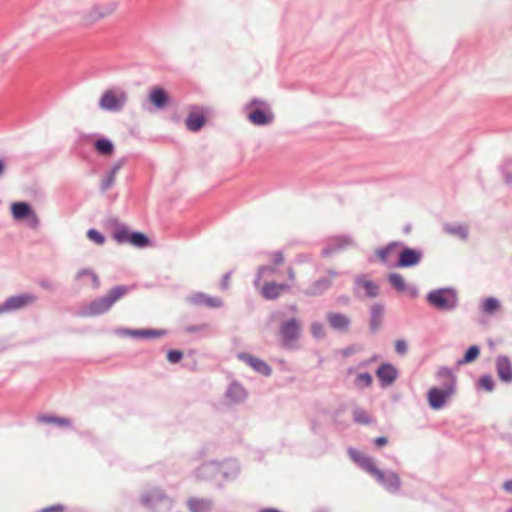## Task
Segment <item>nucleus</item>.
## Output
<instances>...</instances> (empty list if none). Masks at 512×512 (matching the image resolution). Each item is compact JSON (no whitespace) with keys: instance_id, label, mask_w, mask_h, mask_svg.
Segmentation results:
<instances>
[{"instance_id":"50","label":"nucleus","mask_w":512,"mask_h":512,"mask_svg":"<svg viewBox=\"0 0 512 512\" xmlns=\"http://www.w3.org/2000/svg\"><path fill=\"white\" fill-rule=\"evenodd\" d=\"M395 350L396 352L399 354V355H404L407 353V350H408V346H407V343L405 340L403 339H398L396 342H395Z\"/></svg>"},{"instance_id":"28","label":"nucleus","mask_w":512,"mask_h":512,"mask_svg":"<svg viewBox=\"0 0 512 512\" xmlns=\"http://www.w3.org/2000/svg\"><path fill=\"white\" fill-rule=\"evenodd\" d=\"M206 120L203 113L190 112L185 120V124L189 131L197 132L205 125Z\"/></svg>"},{"instance_id":"15","label":"nucleus","mask_w":512,"mask_h":512,"mask_svg":"<svg viewBox=\"0 0 512 512\" xmlns=\"http://www.w3.org/2000/svg\"><path fill=\"white\" fill-rule=\"evenodd\" d=\"M375 374L379 380L380 386L386 388L396 381L399 372L393 364L385 362L378 366Z\"/></svg>"},{"instance_id":"13","label":"nucleus","mask_w":512,"mask_h":512,"mask_svg":"<svg viewBox=\"0 0 512 512\" xmlns=\"http://www.w3.org/2000/svg\"><path fill=\"white\" fill-rule=\"evenodd\" d=\"M328 276H323L315 280L307 289L304 290L306 296L323 295L331 286L332 278L337 277L339 273L335 270H327Z\"/></svg>"},{"instance_id":"8","label":"nucleus","mask_w":512,"mask_h":512,"mask_svg":"<svg viewBox=\"0 0 512 512\" xmlns=\"http://www.w3.org/2000/svg\"><path fill=\"white\" fill-rule=\"evenodd\" d=\"M401 247L402 249L398 253L395 267L411 268L417 266L421 262L423 258V251L421 249L411 248L404 245Z\"/></svg>"},{"instance_id":"18","label":"nucleus","mask_w":512,"mask_h":512,"mask_svg":"<svg viewBox=\"0 0 512 512\" xmlns=\"http://www.w3.org/2000/svg\"><path fill=\"white\" fill-rule=\"evenodd\" d=\"M495 369L499 380L505 384L512 383V362L506 355H498L495 361Z\"/></svg>"},{"instance_id":"14","label":"nucleus","mask_w":512,"mask_h":512,"mask_svg":"<svg viewBox=\"0 0 512 512\" xmlns=\"http://www.w3.org/2000/svg\"><path fill=\"white\" fill-rule=\"evenodd\" d=\"M125 102L126 95L124 93L117 96L112 90H108L100 98L99 106L106 111L118 112L123 109Z\"/></svg>"},{"instance_id":"16","label":"nucleus","mask_w":512,"mask_h":512,"mask_svg":"<svg viewBox=\"0 0 512 512\" xmlns=\"http://www.w3.org/2000/svg\"><path fill=\"white\" fill-rule=\"evenodd\" d=\"M353 245V239L348 235H339L332 238L329 243L322 249L321 256L329 257L332 254L340 252L347 247Z\"/></svg>"},{"instance_id":"39","label":"nucleus","mask_w":512,"mask_h":512,"mask_svg":"<svg viewBox=\"0 0 512 512\" xmlns=\"http://www.w3.org/2000/svg\"><path fill=\"white\" fill-rule=\"evenodd\" d=\"M89 277L92 281V287L94 289H97L99 286H100V280H99V277L97 276V274L92 270V269H89V268H83V269H80L77 274H76V279H80L82 277Z\"/></svg>"},{"instance_id":"38","label":"nucleus","mask_w":512,"mask_h":512,"mask_svg":"<svg viewBox=\"0 0 512 512\" xmlns=\"http://www.w3.org/2000/svg\"><path fill=\"white\" fill-rule=\"evenodd\" d=\"M500 171L504 181L512 184V158H505L500 166Z\"/></svg>"},{"instance_id":"9","label":"nucleus","mask_w":512,"mask_h":512,"mask_svg":"<svg viewBox=\"0 0 512 512\" xmlns=\"http://www.w3.org/2000/svg\"><path fill=\"white\" fill-rule=\"evenodd\" d=\"M279 331L283 345L288 347L300 338V322L296 318H290L281 323Z\"/></svg>"},{"instance_id":"43","label":"nucleus","mask_w":512,"mask_h":512,"mask_svg":"<svg viewBox=\"0 0 512 512\" xmlns=\"http://www.w3.org/2000/svg\"><path fill=\"white\" fill-rule=\"evenodd\" d=\"M115 178L116 177L112 175V173L107 172L100 183V191L106 192L108 189H110L115 183Z\"/></svg>"},{"instance_id":"7","label":"nucleus","mask_w":512,"mask_h":512,"mask_svg":"<svg viewBox=\"0 0 512 512\" xmlns=\"http://www.w3.org/2000/svg\"><path fill=\"white\" fill-rule=\"evenodd\" d=\"M244 109L247 111V119L256 126H266L274 120L270 105L263 99L252 98Z\"/></svg>"},{"instance_id":"64","label":"nucleus","mask_w":512,"mask_h":512,"mask_svg":"<svg viewBox=\"0 0 512 512\" xmlns=\"http://www.w3.org/2000/svg\"><path fill=\"white\" fill-rule=\"evenodd\" d=\"M189 330H190V331H195V330H196V328L191 327V328H189Z\"/></svg>"},{"instance_id":"51","label":"nucleus","mask_w":512,"mask_h":512,"mask_svg":"<svg viewBox=\"0 0 512 512\" xmlns=\"http://www.w3.org/2000/svg\"><path fill=\"white\" fill-rule=\"evenodd\" d=\"M66 507L63 504H54L51 506L44 507L37 512H64Z\"/></svg>"},{"instance_id":"20","label":"nucleus","mask_w":512,"mask_h":512,"mask_svg":"<svg viewBox=\"0 0 512 512\" xmlns=\"http://www.w3.org/2000/svg\"><path fill=\"white\" fill-rule=\"evenodd\" d=\"M189 302L197 306H208L211 308H220L223 306V300L219 297H212L203 292H197L189 296Z\"/></svg>"},{"instance_id":"10","label":"nucleus","mask_w":512,"mask_h":512,"mask_svg":"<svg viewBox=\"0 0 512 512\" xmlns=\"http://www.w3.org/2000/svg\"><path fill=\"white\" fill-rule=\"evenodd\" d=\"M354 295L358 298L363 296L375 298L379 295L380 289L378 284L367 279L365 275L357 276L354 280Z\"/></svg>"},{"instance_id":"3","label":"nucleus","mask_w":512,"mask_h":512,"mask_svg":"<svg viewBox=\"0 0 512 512\" xmlns=\"http://www.w3.org/2000/svg\"><path fill=\"white\" fill-rule=\"evenodd\" d=\"M107 222L115 227L112 236L118 244H130L137 248H145L150 245L151 240L145 233L129 230V228L125 224H122L116 217L107 219Z\"/></svg>"},{"instance_id":"59","label":"nucleus","mask_w":512,"mask_h":512,"mask_svg":"<svg viewBox=\"0 0 512 512\" xmlns=\"http://www.w3.org/2000/svg\"><path fill=\"white\" fill-rule=\"evenodd\" d=\"M6 171V163L3 159L0 158V177L4 175Z\"/></svg>"},{"instance_id":"49","label":"nucleus","mask_w":512,"mask_h":512,"mask_svg":"<svg viewBox=\"0 0 512 512\" xmlns=\"http://www.w3.org/2000/svg\"><path fill=\"white\" fill-rule=\"evenodd\" d=\"M121 333L123 335H129L134 338H143L144 337V329H122Z\"/></svg>"},{"instance_id":"48","label":"nucleus","mask_w":512,"mask_h":512,"mask_svg":"<svg viewBox=\"0 0 512 512\" xmlns=\"http://www.w3.org/2000/svg\"><path fill=\"white\" fill-rule=\"evenodd\" d=\"M38 284L41 288L48 290V291H54L55 287H56L54 282L47 277L40 278L38 280Z\"/></svg>"},{"instance_id":"21","label":"nucleus","mask_w":512,"mask_h":512,"mask_svg":"<svg viewBox=\"0 0 512 512\" xmlns=\"http://www.w3.org/2000/svg\"><path fill=\"white\" fill-rule=\"evenodd\" d=\"M190 512H211L214 507V501L211 498L190 497L186 501Z\"/></svg>"},{"instance_id":"36","label":"nucleus","mask_w":512,"mask_h":512,"mask_svg":"<svg viewBox=\"0 0 512 512\" xmlns=\"http://www.w3.org/2000/svg\"><path fill=\"white\" fill-rule=\"evenodd\" d=\"M280 291L277 288V283L266 282L262 287V296L267 300H275L280 296Z\"/></svg>"},{"instance_id":"46","label":"nucleus","mask_w":512,"mask_h":512,"mask_svg":"<svg viewBox=\"0 0 512 512\" xmlns=\"http://www.w3.org/2000/svg\"><path fill=\"white\" fill-rule=\"evenodd\" d=\"M183 352L178 349H170L167 352V360L171 364L179 363L183 358Z\"/></svg>"},{"instance_id":"30","label":"nucleus","mask_w":512,"mask_h":512,"mask_svg":"<svg viewBox=\"0 0 512 512\" xmlns=\"http://www.w3.org/2000/svg\"><path fill=\"white\" fill-rule=\"evenodd\" d=\"M38 421L47 424H56L58 426L72 427V421L69 418L58 417L54 415L42 414L38 416Z\"/></svg>"},{"instance_id":"42","label":"nucleus","mask_w":512,"mask_h":512,"mask_svg":"<svg viewBox=\"0 0 512 512\" xmlns=\"http://www.w3.org/2000/svg\"><path fill=\"white\" fill-rule=\"evenodd\" d=\"M87 237L89 240L95 242L98 245H103L106 240L105 236L94 228H91L87 231Z\"/></svg>"},{"instance_id":"1","label":"nucleus","mask_w":512,"mask_h":512,"mask_svg":"<svg viewBox=\"0 0 512 512\" xmlns=\"http://www.w3.org/2000/svg\"><path fill=\"white\" fill-rule=\"evenodd\" d=\"M349 457L363 470L373 476L376 481L389 493L395 494L401 488V480L399 475L391 470L382 471L375 464L374 460L360 453L355 448L348 449Z\"/></svg>"},{"instance_id":"35","label":"nucleus","mask_w":512,"mask_h":512,"mask_svg":"<svg viewBox=\"0 0 512 512\" xmlns=\"http://www.w3.org/2000/svg\"><path fill=\"white\" fill-rule=\"evenodd\" d=\"M388 282L389 284L398 292H405L407 288V284L403 278V276L399 273L392 272L388 274Z\"/></svg>"},{"instance_id":"12","label":"nucleus","mask_w":512,"mask_h":512,"mask_svg":"<svg viewBox=\"0 0 512 512\" xmlns=\"http://www.w3.org/2000/svg\"><path fill=\"white\" fill-rule=\"evenodd\" d=\"M11 213L16 220L28 219L32 227H37L39 225V219L35 211L27 202H14L11 205Z\"/></svg>"},{"instance_id":"19","label":"nucleus","mask_w":512,"mask_h":512,"mask_svg":"<svg viewBox=\"0 0 512 512\" xmlns=\"http://www.w3.org/2000/svg\"><path fill=\"white\" fill-rule=\"evenodd\" d=\"M221 471V463L217 461H210L202 463L195 471V475L200 480H214L219 477Z\"/></svg>"},{"instance_id":"37","label":"nucleus","mask_w":512,"mask_h":512,"mask_svg":"<svg viewBox=\"0 0 512 512\" xmlns=\"http://www.w3.org/2000/svg\"><path fill=\"white\" fill-rule=\"evenodd\" d=\"M400 246H403V243L400 242V241H393V242H390L388 245H386L385 247H382V248H379L376 250V255L378 256L379 260L382 262V263H386L387 260H388V255L389 253L395 248V247H400Z\"/></svg>"},{"instance_id":"61","label":"nucleus","mask_w":512,"mask_h":512,"mask_svg":"<svg viewBox=\"0 0 512 512\" xmlns=\"http://www.w3.org/2000/svg\"><path fill=\"white\" fill-rule=\"evenodd\" d=\"M411 229H412V226L411 224H406L404 227H403V232L405 234H409L411 232Z\"/></svg>"},{"instance_id":"47","label":"nucleus","mask_w":512,"mask_h":512,"mask_svg":"<svg viewBox=\"0 0 512 512\" xmlns=\"http://www.w3.org/2000/svg\"><path fill=\"white\" fill-rule=\"evenodd\" d=\"M165 335H167V330L165 329H144L143 339L158 338Z\"/></svg>"},{"instance_id":"17","label":"nucleus","mask_w":512,"mask_h":512,"mask_svg":"<svg viewBox=\"0 0 512 512\" xmlns=\"http://www.w3.org/2000/svg\"><path fill=\"white\" fill-rule=\"evenodd\" d=\"M238 358L245 362L247 365H249L257 373L265 377H269L272 375L271 366L260 358L255 357L246 352L239 353Z\"/></svg>"},{"instance_id":"11","label":"nucleus","mask_w":512,"mask_h":512,"mask_svg":"<svg viewBox=\"0 0 512 512\" xmlns=\"http://www.w3.org/2000/svg\"><path fill=\"white\" fill-rule=\"evenodd\" d=\"M36 301V296L29 293L17 294L7 298L0 304V314L26 307Z\"/></svg>"},{"instance_id":"54","label":"nucleus","mask_w":512,"mask_h":512,"mask_svg":"<svg viewBox=\"0 0 512 512\" xmlns=\"http://www.w3.org/2000/svg\"><path fill=\"white\" fill-rule=\"evenodd\" d=\"M273 264L274 265H280L284 262V256H283V253L281 251H277L273 254Z\"/></svg>"},{"instance_id":"52","label":"nucleus","mask_w":512,"mask_h":512,"mask_svg":"<svg viewBox=\"0 0 512 512\" xmlns=\"http://www.w3.org/2000/svg\"><path fill=\"white\" fill-rule=\"evenodd\" d=\"M126 162V158H120L115 164L112 165V167L109 169V173H112L116 177V174L119 172V170L123 167V165Z\"/></svg>"},{"instance_id":"40","label":"nucleus","mask_w":512,"mask_h":512,"mask_svg":"<svg viewBox=\"0 0 512 512\" xmlns=\"http://www.w3.org/2000/svg\"><path fill=\"white\" fill-rule=\"evenodd\" d=\"M373 378L369 372L359 373L355 378V385L359 388H366L372 385Z\"/></svg>"},{"instance_id":"6","label":"nucleus","mask_w":512,"mask_h":512,"mask_svg":"<svg viewBox=\"0 0 512 512\" xmlns=\"http://www.w3.org/2000/svg\"><path fill=\"white\" fill-rule=\"evenodd\" d=\"M426 301L433 308L443 312L455 310L459 303L457 291L453 287L431 290L426 295Z\"/></svg>"},{"instance_id":"41","label":"nucleus","mask_w":512,"mask_h":512,"mask_svg":"<svg viewBox=\"0 0 512 512\" xmlns=\"http://www.w3.org/2000/svg\"><path fill=\"white\" fill-rule=\"evenodd\" d=\"M478 387L487 391L492 392L495 388V382L490 374L482 375L478 380Z\"/></svg>"},{"instance_id":"55","label":"nucleus","mask_w":512,"mask_h":512,"mask_svg":"<svg viewBox=\"0 0 512 512\" xmlns=\"http://www.w3.org/2000/svg\"><path fill=\"white\" fill-rule=\"evenodd\" d=\"M388 443V438L385 436H379L373 439V444L376 447H383Z\"/></svg>"},{"instance_id":"62","label":"nucleus","mask_w":512,"mask_h":512,"mask_svg":"<svg viewBox=\"0 0 512 512\" xmlns=\"http://www.w3.org/2000/svg\"><path fill=\"white\" fill-rule=\"evenodd\" d=\"M288 277L293 280L295 278V273H294V270L293 268H289L288 269Z\"/></svg>"},{"instance_id":"29","label":"nucleus","mask_w":512,"mask_h":512,"mask_svg":"<svg viewBox=\"0 0 512 512\" xmlns=\"http://www.w3.org/2000/svg\"><path fill=\"white\" fill-rule=\"evenodd\" d=\"M443 229L446 233L457 236L462 240L468 239V227L461 224H445Z\"/></svg>"},{"instance_id":"56","label":"nucleus","mask_w":512,"mask_h":512,"mask_svg":"<svg viewBox=\"0 0 512 512\" xmlns=\"http://www.w3.org/2000/svg\"><path fill=\"white\" fill-rule=\"evenodd\" d=\"M406 292H408L411 298H416L419 294L417 287L414 285H407Z\"/></svg>"},{"instance_id":"23","label":"nucleus","mask_w":512,"mask_h":512,"mask_svg":"<svg viewBox=\"0 0 512 512\" xmlns=\"http://www.w3.org/2000/svg\"><path fill=\"white\" fill-rule=\"evenodd\" d=\"M384 306L380 303H375L370 309L369 329L372 334L376 333L383 321Z\"/></svg>"},{"instance_id":"27","label":"nucleus","mask_w":512,"mask_h":512,"mask_svg":"<svg viewBox=\"0 0 512 512\" xmlns=\"http://www.w3.org/2000/svg\"><path fill=\"white\" fill-rule=\"evenodd\" d=\"M93 147L95 151L102 156H111L115 151L114 143L111 139L101 136L95 140Z\"/></svg>"},{"instance_id":"44","label":"nucleus","mask_w":512,"mask_h":512,"mask_svg":"<svg viewBox=\"0 0 512 512\" xmlns=\"http://www.w3.org/2000/svg\"><path fill=\"white\" fill-rule=\"evenodd\" d=\"M276 272V268L273 267V266H260L257 270V274H256V277H255V280H254V284L255 285H258V283L260 282V280L262 279V277L265 275V274H273Z\"/></svg>"},{"instance_id":"53","label":"nucleus","mask_w":512,"mask_h":512,"mask_svg":"<svg viewBox=\"0 0 512 512\" xmlns=\"http://www.w3.org/2000/svg\"><path fill=\"white\" fill-rule=\"evenodd\" d=\"M231 274H232V271H229L222 276V279L220 282V288L222 290H227L229 288Z\"/></svg>"},{"instance_id":"32","label":"nucleus","mask_w":512,"mask_h":512,"mask_svg":"<svg viewBox=\"0 0 512 512\" xmlns=\"http://www.w3.org/2000/svg\"><path fill=\"white\" fill-rule=\"evenodd\" d=\"M353 420L355 423L362 425H370L376 422L375 419L362 408H355L353 410Z\"/></svg>"},{"instance_id":"31","label":"nucleus","mask_w":512,"mask_h":512,"mask_svg":"<svg viewBox=\"0 0 512 512\" xmlns=\"http://www.w3.org/2000/svg\"><path fill=\"white\" fill-rule=\"evenodd\" d=\"M501 307L499 299L496 297H487L483 299L481 305V311L485 314L492 315L498 311Z\"/></svg>"},{"instance_id":"60","label":"nucleus","mask_w":512,"mask_h":512,"mask_svg":"<svg viewBox=\"0 0 512 512\" xmlns=\"http://www.w3.org/2000/svg\"><path fill=\"white\" fill-rule=\"evenodd\" d=\"M353 353H354V349H353V347H347V348H345V349L343 350V352H342V354H343L344 356H349V355H351V354H353Z\"/></svg>"},{"instance_id":"24","label":"nucleus","mask_w":512,"mask_h":512,"mask_svg":"<svg viewBox=\"0 0 512 512\" xmlns=\"http://www.w3.org/2000/svg\"><path fill=\"white\" fill-rule=\"evenodd\" d=\"M149 100L157 109H163L169 103L170 97L162 87H154L149 94Z\"/></svg>"},{"instance_id":"63","label":"nucleus","mask_w":512,"mask_h":512,"mask_svg":"<svg viewBox=\"0 0 512 512\" xmlns=\"http://www.w3.org/2000/svg\"><path fill=\"white\" fill-rule=\"evenodd\" d=\"M506 512H512V507L508 508Z\"/></svg>"},{"instance_id":"33","label":"nucleus","mask_w":512,"mask_h":512,"mask_svg":"<svg viewBox=\"0 0 512 512\" xmlns=\"http://www.w3.org/2000/svg\"><path fill=\"white\" fill-rule=\"evenodd\" d=\"M480 355V347L478 345H471L464 353V356L457 361V365H465L475 361Z\"/></svg>"},{"instance_id":"45","label":"nucleus","mask_w":512,"mask_h":512,"mask_svg":"<svg viewBox=\"0 0 512 512\" xmlns=\"http://www.w3.org/2000/svg\"><path fill=\"white\" fill-rule=\"evenodd\" d=\"M311 334L316 339H322L325 337L324 326L320 322H313L310 327Z\"/></svg>"},{"instance_id":"26","label":"nucleus","mask_w":512,"mask_h":512,"mask_svg":"<svg viewBox=\"0 0 512 512\" xmlns=\"http://www.w3.org/2000/svg\"><path fill=\"white\" fill-rule=\"evenodd\" d=\"M226 397L233 402L239 403L246 399L247 391L238 381H233L226 390Z\"/></svg>"},{"instance_id":"4","label":"nucleus","mask_w":512,"mask_h":512,"mask_svg":"<svg viewBox=\"0 0 512 512\" xmlns=\"http://www.w3.org/2000/svg\"><path fill=\"white\" fill-rule=\"evenodd\" d=\"M141 505L151 512H169L173 505V499L159 487H151L140 496Z\"/></svg>"},{"instance_id":"34","label":"nucleus","mask_w":512,"mask_h":512,"mask_svg":"<svg viewBox=\"0 0 512 512\" xmlns=\"http://www.w3.org/2000/svg\"><path fill=\"white\" fill-rule=\"evenodd\" d=\"M239 473V468L234 463H221V471H219V477L224 480H232L236 478Z\"/></svg>"},{"instance_id":"22","label":"nucleus","mask_w":512,"mask_h":512,"mask_svg":"<svg viewBox=\"0 0 512 512\" xmlns=\"http://www.w3.org/2000/svg\"><path fill=\"white\" fill-rule=\"evenodd\" d=\"M326 318L330 324V326L339 332L347 331L350 327L351 320L350 318L342 313L329 312L326 315Z\"/></svg>"},{"instance_id":"25","label":"nucleus","mask_w":512,"mask_h":512,"mask_svg":"<svg viewBox=\"0 0 512 512\" xmlns=\"http://www.w3.org/2000/svg\"><path fill=\"white\" fill-rule=\"evenodd\" d=\"M116 8L115 4H109L105 7L94 6L86 15L85 20L87 23H94L105 16L111 14Z\"/></svg>"},{"instance_id":"57","label":"nucleus","mask_w":512,"mask_h":512,"mask_svg":"<svg viewBox=\"0 0 512 512\" xmlns=\"http://www.w3.org/2000/svg\"><path fill=\"white\" fill-rule=\"evenodd\" d=\"M277 288L279 289L280 293L283 291H289L291 286L287 283H277Z\"/></svg>"},{"instance_id":"2","label":"nucleus","mask_w":512,"mask_h":512,"mask_svg":"<svg viewBox=\"0 0 512 512\" xmlns=\"http://www.w3.org/2000/svg\"><path fill=\"white\" fill-rule=\"evenodd\" d=\"M437 378H445L442 388L432 387L427 392L428 405L433 410L442 409L446 402L456 392V377L452 370L446 366L441 367L436 374Z\"/></svg>"},{"instance_id":"58","label":"nucleus","mask_w":512,"mask_h":512,"mask_svg":"<svg viewBox=\"0 0 512 512\" xmlns=\"http://www.w3.org/2000/svg\"><path fill=\"white\" fill-rule=\"evenodd\" d=\"M503 489L508 493H512V479L504 482Z\"/></svg>"},{"instance_id":"5","label":"nucleus","mask_w":512,"mask_h":512,"mask_svg":"<svg viewBox=\"0 0 512 512\" xmlns=\"http://www.w3.org/2000/svg\"><path fill=\"white\" fill-rule=\"evenodd\" d=\"M130 290L131 288L126 285H116L112 287L106 295L98 297L89 303L86 315L98 316L106 313L118 299L123 297Z\"/></svg>"}]
</instances>
